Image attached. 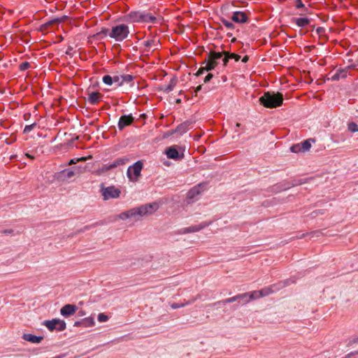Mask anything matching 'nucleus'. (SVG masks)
I'll return each mask as SVG.
<instances>
[{"label":"nucleus","instance_id":"obj_1","mask_svg":"<svg viewBox=\"0 0 358 358\" xmlns=\"http://www.w3.org/2000/svg\"><path fill=\"white\" fill-rule=\"evenodd\" d=\"M158 208L157 203H148L123 212L119 215V217L123 220L131 217L137 220L139 217L153 214Z\"/></svg>","mask_w":358,"mask_h":358},{"label":"nucleus","instance_id":"obj_2","mask_svg":"<svg viewBox=\"0 0 358 358\" xmlns=\"http://www.w3.org/2000/svg\"><path fill=\"white\" fill-rule=\"evenodd\" d=\"M282 94L267 92L259 98L260 103L266 108H276L282 103Z\"/></svg>","mask_w":358,"mask_h":358},{"label":"nucleus","instance_id":"obj_3","mask_svg":"<svg viewBox=\"0 0 358 358\" xmlns=\"http://www.w3.org/2000/svg\"><path fill=\"white\" fill-rule=\"evenodd\" d=\"M129 34V27L122 24L113 27L109 33V36L117 41H122Z\"/></svg>","mask_w":358,"mask_h":358},{"label":"nucleus","instance_id":"obj_4","mask_svg":"<svg viewBox=\"0 0 358 358\" xmlns=\"http://www.w3.org/2000/svg\"><path fill=\"white\" fill-rule=\"evenodd\" d=\"M142 169L143 164L140 161L135 162L128 168L127 172V177L131 181H136L141 175Z\"/></svg>","mask_w":358,"mask_h":358},{"label":"nucleus","instance_id":"obj_5","mask_svg":"<svg viewBox=\"0 0 358 358\" xmlns=\"http://www.w3.org/2000/svg\"><path fill=\"white\" fill-rule=\"evenodd\" d=\"M129 17L132 21H143L145 22H154L156 17L151 13L145 12H135L129 14Z\"/></svg>","mask_w":358,"mask_h":358},{"label":"nucleus","instance_id":"obj_6","mask_svg":"<svg viewBox=\"0 0 358 358\" xmlns=\"http://www.w3.org/2000/svg\"><path fill=\"white\" fill-rule=\"evenodd\" d=\"M120 191L115 187H108L102 189V195L105 200L116 199L120 196Z\"/></svg>","mask_w":358,"mask_h":358},{"label":"nucleus","instance_id":"obj_7","mask_svg":"<svg viewBox=\"0 0 358 358\" xmlns=\"http://www.w3.org/2000/svg\"><path fill=\"white\" fill-rule=\"evenodd\" d=\"M77 309L78 308L75 305L66 304L61 308L60 313L62 316L67 317L73 315Z\"/></svg>","mask_w":358,"mask_h":358},{"label":"nucleus","instance_id":"obj_8","mask_svg":"<svg viewBox=\"0 0 358 358\" xmlns=\"http://www.w3.org/2000/svg\"><path fill=\"white\" fill-rule=\"evenodd\" d=\"M57 323H60V325H61L60 329L66 328L65 322L63 320H59V319H53L52 320H47V321L44 322V324L50 330H53V329H56Z\"/></svg>","mask_w":358,"mask_h":358},{"label":"nucleus","instance_id":"obj_9","mask_svg":"<svg viewBox=\"0 0 358 358\" xmlns=\"http://www.w3.org/2000/svg\"><path fill=\"white\" fill-rule=\"evenodd\" d=\"M134 121V117L131 115H124L120 117L118 122V128L122 130L125 127L130 125Z\"/></svg>","mask_w":358,"mask_h":358},{"label":"nucleus","instance_id":"obj_10","mask_svg":"<svg viewBox=\"0 0 358 358\" xmlns=\"http://www.w3.org/2000/svg\"><path fill=\"white\" fill-rule=\"evenodd\" d=\"M210 224V222H202L196 225L191 226L189 227H186L183 229V233H192L199 231L206 227H207Z\"/></svg>","mask_w":358,"mask_h":358},{"label":"nucleus","instance_id":"obj_11","mask_svg":"<svg viewBox=\"0 0 358 358\" xmlns=\"http://www.w3.org/2000/svg\"><path fill=\"white\" fill-rule=\"evenodd\" d=\"M201 193V187L200 185L195 186L193 188H192L187 193V199L189 200L188 202H191L194 200H197L198 196Z\"/></svg>","mask_w":358,"mask_h":358},{"label":"nucleus","instance_id":"obj_12","mask_svg":"<svg viewBox=\"0 0 358 358\" xmlns=\"http://www.w3.org/2000/svg\"><path fill=\"white\" fill-rule=\"evenodd\" d=\"M231 20L233 22L236 23H243L247 21L248 17L246 14L243 12L236 11L233 13L231 16Z\"/></svg>","mask_w":358,"mask_h":358},{"label":"nucleus","instance_id":"obj_13","mask_svg":"<svg viewBox=\"0 0 358 358\" xmlns=\"http://www.w3.org/2000/svg\"><path fill=\"white\" fill-rule=\"evenodd\" d=\"M76 171L72 169H64L58 173V178L61 180H67L72 178Z\"/></svg>","mask_w":358,"mask_h":358},{"label":"nucleus","instance_id":"obj_14","mask_svg":"<svg viewBox=\"0 0 358 358\" xmlns=\"http://www.w3.org/2000/svg\"><path fill=\"white\" fill-rule=\"evenodd\" d=\"M192 124L191 121H186L179 124L176 129V132L179 133L180 134H185L192 127Z\"/></svg>","mask_w":358,"mask_h":358},{"label":"nucleus","instance_id":"obj_15","mask_svg":"<svg viewBox=\"0 0 358 358\" xmlns=\"http://www.w3.org/2000/svg\"><path fill=\"white\" fill-rule=\"evenodd\" d=\"M23 338L32 343H39L43 340L42 336H37L31 334H25L23 335Z\"/></svg>","mask_w":358,"mask_h":358},{"label":"nucleus","instance_id":"obj_16","mask_svg":"<svg viewBox=\"0 0 358 358\" xmlns=\"http://www.w3.org/2000/svg\"><path fill=\"white\" fill-rule=\"evenodd\" d=\"M144 45L145 47V51L149 52L151 48H153L154 50L158 48L159 46V41L152 39L150 41H147L144 42Z\"/></svg>","mask_w":358,"mask_h":358},{"label":"nucleus","instance_id":"obj_17","mask_svg":"<svg viewBox=\"0 0 358 358\" xmlns=\"http://www.w3.org/2000/svg\"><path fill=\"white\" fill-rule=\"evenodd\" d=\"M166 154L167 157L169 159H179V153H178V150L173 147L168 148L166 151Z\"/></svg>","mask_w":358,"mask_h":358},{"label":"nucleus","instance_id":"obj_18","mask_svg":"<svg viewBox=\"0 0 358 358\" xmlns=\"http://www.w3.org/2000/svg\"><path fill=\"white\" fill-rule=\"evenodd\" d=\"M101 94L99 92H92L89 94L88 101L91 104H96L101 100Z\"/></svg>","mask_w":358,"mask_h":358},{"label":"nucleus","instance_id":"obj_19","mask_svg":"<svg viewBox=\"0 0 358 358\" xmlns=\"http://www.w3.org/2000/svg\"><path fill=\"white\" fill-rule=\"evenodd\" d=\"M127 161H128L127 159L125 157H120V158L115 159L114 161L110 162V167L112 169L116 168L117 166L125 164L127 162Z\"/></svg>","mask_w":358,"mask_h":358},{"label":"nucleus","instance_id":"obj_20","mask_svg":"<svg viewBox=\"0 0 358 358\" xmlns=\"http://www.w3.org/2000/svg\"><path fill=\"white\" fill-rule=\"evenodd\" d=\"M294 22L299 27H305L310 23V20L307 17H298L294 19Z\"/></svg>","mask_w":358,"mask_h":358},{"label":"nucleus","instance_id":"obj_21","mask_svg":"<svg viewBox=\"0 0 358 358\" xmlns=\"http://www.w3.org/2000/svg\"><path fill=\"white\" fill-rule=\"evenodd\" d=\"M222 55L220 52H211L209 55V59L216 63V65H217L221 61Z\"/></svg>","mask_w":358,"mask_h":358},{"label":"nucleus","instance_id":"obj_22","mask_svg":"<svg viewBox=\"0 0 358 358\" xmlns=\"http://www.w3.org/2000/svg\"><path fill=\"white\" fill-rule=\"evenodd\" d=\"M80 322L82 325L85 327H91L94 326L95 324L94 319L92 316L85 317Z\"/></svg>","mask_w":358,"mask_h":358},{"label":"nucleus","instance_id":"obj_23","mask_svg":"<svg viewBox=\"0 0 358 358\" xmlns=\"http://www.w3.org/2000/svg\"><path fill=\"white\" fill-rule=\"evenodd\" d=\"M300 146L302 149L303 152L309 150V149L311 147L310 139L304 141L303 142L300 143Z\"/></svg>","mask_w":358,"mask_h":358},{"label":"nucleus","instance_id":"obj_24","mask_svg":"<svg viewBox=\"0 0 358 358\" xmlns=\"http://www.w3.org/2000/svg\"><path fill=\"white\" fill-rule=\"evenodd\" d=\"M248 294L250 301L261 298V293L259 291H253L251 292H248Z\"/></svg>","mask_w":358,"mask_h":358},{"label":"nucleus","instance_id":"obj_25","mask_svg":"<svg viewBox=\"0 0 358 358\" xmlns=\"http://www.w3.org/2000/svg\"><path fill=\"white\" fill-rule=\"evenodd\" d=\"M112 169V168L110 167V162L108 163V164H103L101 168H99L97 171H96V173L99 174V175H101L109 170Z\"/></svg>","mask_w":358,"mask_h":358},{"label":"nucleus","instance_id":"obj_26","mask_svg":"<svg viewBox=\"0 0 358 358\" xmlns=\"http://www.w3.org/2000/svg\"><path fill=\"white\" fill-rule=\"evenodd\" d=\"M121 78L122 84L129 83L133 80L134 76L130 74H124L121 75Z\"/></svg>","mask_w":358,"mask_h":358},{"label":"nucleus","instance_id":"obj_27","mask_svg":"<svg viewBox=\"0 0 358 358\" xmlns=\"http://www.w3.org/2000/svg\"><path fill=\"white\" fill-rule=\"evenodd\" d=\"M113 77H111L109 75H106L103 77V82L108 86H110L113 83Z\"/></svg>","mask_w":358,"mask_h":358},{"label":"nucleus","instance_id":"obj_28","mask_svg":"<svg viewBox=\"0 0 358 358\" xmlns=\"http://www.w3.org/2000/svg\"><path fill=\"white\" fill-rule=\"evenodd\" d=\"M236 298H238V300H243L244 301V303L250 302L248 292L238 294L236 295Z\"/></svg>","mask_w":358,"mask_h":358},{"label":"nucleus","instance_id":"obj_29","mask_svg":"<svg viewBox=\"0 0 358 358\" xmlns=\"http://www.w3.org/2000/svg\"><path fill=\"white\" fill-rule=\"evenodd\" d=\"M348 129L351 132H357L358 131V124L355 122H350L348 125Z\"/></svg>","mask_w":358,"mask_h":358},{"label":"nucleus","instance_id":"obj_30","mask_svg":"<svg viewBox=\"0 0 358 358\" xmlns=\"http://www.w3.org/2000/svg\"><path fill=\"white\" fill-rule=\"evenodd\" d=\"M216 66H217L216 63H215L214 62L211 61L209 59L208 63L206 64V65L205 66V69L206 70V71H209L213 70Z\"/></svg>","mask_w":358,"mask_h":358},{"label":"nucleus","instance_id":"obj_31","mask_svg":"<svg viewBox=\"0 0 358 358\" xmlns=\"http://www.w3.org/2000/svg\"><path fill=\"white\" fill-rule=\"evenodd\" d=\"M86 159H87V157H80V158H74V159H71L69 162L68 164L69 165H72V164H76L78 162H84Z\"/></svg>","mask_w":358,"mask_h":358},{"label":"nucleus","instance_id":"obj_32","mask_svg":"<svg viewBox=\"0 0 358 358\" xmlns=\"http://www.w3.org/2000/svg\"><path fill=\"white\" fill-rule=\"evenodd\" d=\"M290 150L292 152H294V153H298V152H302V149L300 146V143L292 145L290 148Z\"/></svg>","mask_w":358,"mask_h":358},{"label":"nucleus","instance_id":"obj_33","mask_svg":"<svg viewBox=\"0 0 358 358\" xmlns=\"http://www.w3.org/2000/svg\"><path fill=\"white\" fill-rule=\"evenodd\" d=\"M97 320L99 322H105L108 320V317L103 313H99L98 315Z\"/></svg>","mask_w":358,"mask_h":358},{"label":"nucleus","instance_id":"obj_34","mask_svg":"<svg viewBox=\"0 0 358 358\" xmlns=\"http://www.w3.org/2000/svg\"><path fill=\"white\" fill-rule=\"evenodd\" d=\"M259 291L261 293V297L268 296L270 293L272 292L270 288H264Z\"/></svg>","mask_w":358,"mask_h":358},{"label":"nucleus","instance_id":"obj_35","mask_svg":"<svg viewBox=\"0 0 358 358\" xmlns=\"http://www.w3.org/2000/svg\"><path fill=\"white\" fill-rule=\"evenodd\" d=\"M35 126H36L35 123L29 124V125H26L24 129V133H25V134L29 133L31 131H32V129L35 127Z\"/></svg>","mask_w":358,"mask_h":358},{"label":"nucleus","instance_id":"obj_36","mask_svg":"<svg viewBox=\"0 0 358 358\" xmlns=\"http://www.w3.org/2000/svg\"><path fill=\"white\" fill-rule=\"evenodd\" d=\"M222 22L228 29H234V27L233 23L227 20H222Z\"/></svg>","mask_w":358,"mask_h":358},{"label":"nucleus","instance_id":"obj_37","mask_svg":"<svg viewBox=\"0 0 358 358\" xmlns=\"http://www.w3.org/2000/svg\"><path fill=\"white\" fill-rule=\"evenodd\" d=\"M30 66V64L27 62H22L20 65V69L21 71H25L27 70L29 67Z\"/></svg>","mask_w":358,"mask_h":358},{"label":"nucleus","instance_id":"obj_38","mask_svg":"<svg viewBox=\"0 0 358 358\" xmlns=\"http://www.w3.org/2000/svg\"><path fill=\"white\" fill-rule=\"evenodd\" d=\"M237 300H238V298H236V296H233V297H231V298H229V299H227L222 301V303L223 304H226V303L234 302Z\"/></svg>","mask_w":358,"mask_h":358},{"label":"nucleus","instance_id":"obj_39","mask_svg":"<svg viewBox=\"0 0 358 358\" xmlns=\"http://www.w3.org/2000/svg\"><path fill=\"white\" fill-rule=\"evenodd\" d=\"M113 83H117V85H123L122 83V78L121 75L120 76H115L113 77Z\"/></svg>","mask_w":358,"mask_h":358},{"label":"nucleus","instance_id":"obj_40","mask_svg":"<svg viewBox=\"0 0 358 358\" xmlns=\"http://www.w3.org/2000/svg\"><path fill=\"white\" fill-rule=\"evenodd\" d=\"M187 304H189V302H187L186 303H174L171 304V307L173 309H177V308H179L184 307Z\"/></svg>","mask_w":358,"mask_h":358},{"label":"nucleus","instance_id":"obj_41","mask_svg":"<svg viewBox=\"0 0 358 358\" xmlns=\"http://www.w3.org/2000/svg\"><path fill=\"white\" fill-rule=\"evenodd\" d=\"M339 73V76L341 78H345L347 77V70L346 69H339L337 71Z\"/></svg>","mask_w":358,"mask_h":358},{"label":"nucleus","instance_id":"obj_42","mask_svg":"<svg viewBox=\"0 0 358 358\" xmlns=\"http://www.w3.org/2000/svg\"><path fill=\"white\" fill-rule=\"evenodd\" d=\"M228 56L229 59H234L236 61H238L241 57L238 55H236L235 53L229 54Z\"/></svg>","mask_w":358,"mask_h":358},{"label":"nucleus","instance_id":"obj_43","mask_svg":"<svg viewBox=\"0 0 358 358\" xmlns=\"http://www.w3.org/2000/svg\"><path fill=\"white\" fill-rule=\"evenodd\" d=\"M229 57L228 56V53H225V56L224 57H222L221 62H222V65L225 66L229 60Z\"/></svg>","mask_w":358,"mask_h":358},{"label":"nucleus","instance_id":"obj_44","mask_svg":"<svg viewBox=\"0 0 358 358\" xmlns=\"http://www.w3.org/2000/svg\"><path fill=\"white\" fill-rule=\"evenodd\" d=\"M304 6V4L302 3L301 0H297L296 7L298 8H301Z\"/></svg>","mask_w":358,"mask_h":358},{"label":"nucleus","instance_id":"obj_45","mask_svg":"<svg viewBox=\"0 0 358 358\" xmlns=\"http://www.w3.org/2000/svg\"><path fill=\"white\" fill-rule=\"evenodd\" d=\"M204 71H206V70L205 69V67L200 68L199 70L196 73V75L197 76H199L203 74L204 73Z\"/></svg>","mask_w":358,"mask_h":358},{"label":"nucleus","instance_id":"obj_46","mask_svg":"<svg viewBox=\"0 0 358 358\" xmlns=\"http://www.w3.org/2000/svg\"><path fill=\"white\" fill-rule=\"evenodd\" d=\"M213 74L208 73L204 78V83H208L213 78Z\"/></svg>","mask_w":358,"mask_h":358},{"label":"nucleus","instance_id":"obj_47","mask_svg":"<svg viewBox=\"0 0 358 358\" xmlns=\"http://www.w3.org/2000/svg\"><path fill=\"white\" fill-rule=\"evenodd\" d=\"M340 78H341L338 71H336V73L331 78L333 80H338Z\"/></svg>","mask_w":358,"mask_h":358},{"label":"nucleus","instance_id":"obj_48","mask_svg":"<svg viewBox=\"0 0 358 358\" xmlns=\"http://www.w3.org/2000/svg\"><path fill=\"white\" fill-rule=\"evenodd\" d=\"M324 31V28L320 27H317V28L316 29V31H317V33L318 34H321L322 33H323V31Z\"/></svg>","mask_w":358,"mask_h":358},{"label":"nucleus","instance_id":"obj_49","mask_svg":"<svg viewBox=\"0 0 358 358\" xmlns=\"http://www.w3.org/2000/svg\"><path fill=\"white\" fill-rule=\"evenodd\" d=\"M173 85L170 84V85H169L167 86V87H166V91L169 92L172 91V90H173Z\"/></svg>","mask_w":358,"mask_h":358},{"label":"nucleus","instance_id":"obj_50","mask_svg":"<svg viewBox=\"0 0 358 358\" xmlns=\"http://www.w3.org/2000/svg\"><path fill=\"white\" fill-rule=\"evenodd\" d=\"M109 30L107 29H103L101 31V34H103L104 35H108L109 36Z\"/></svg>","mask_w":358,"mask_h":358},{"label":"nucleus","instance_id":"obj_51","mask_svg":"<svg viewBox=\"0 0 358 358\" xmlns=\"http://www.w3.org/2000/svg\"><path fill=\"white\" fill-rule=\"evenodd\" d=\"M75 169L77 170V173H82L83 172V168L80 166L75 167Z\"/></svg>","mask_w":358,"mask_h":358},{"label":"nucleus","instance_id":"obj_52","mask_svg":"<svg viewBox=\"0 0 358 358\" xmlns=\"http://www.w3.org/2000/svg\"><path fill=\"white\" fill-rule=\"evenodd\" d=\"M248 61V56H245L243 57V58L242 59V62L245 63Z\"/></svg>","mask_w":358,"mask_h":358},{"label":"nucleus","instance_id":"obj_53","mask_svg":"<svg viewBox=\"0 0 358 358\" xmlns=\"http://www.w3.org/2000/svg\"><path fill=\"white\" fill-rule=\"evenodd\" d=\"M201 89V85L198 86L195 90V94H196Z\"/></svg>","mask_w":358,"mask_h":358},{"label":"nucleus","instance_id":"obj_54","mask_svg":"<svg viewBox=\"0 0 358 358\" xmlns=\"http://www.w3.org/2000/svg\"><path fill=\"white\" fill-rule=\"evenodd\" d=\"M60 327H61L60 323H57L56 329H57L59 331H62L64 329H60Z\"/></svg>","mask_w":358,"mask_h":358},{"label":"nucleus","instance_id":"obj_55","mask_svg":"<svg viewBox=\"0 0 358 358\" xmlns=\"http://www.w3.org/2000/svg\"><path fill=\"white\" fill-rule=\"evenodd\" d=\"M80 323L81 324V322H76L75 323V326H78V325H79V324H80Z\"/></svg>","mask_w":358,"mask_h":358},{"label":"nucleus","instance_id":"obj_56","mask_svg":"<svg viewBox=\"0 0 358 358\" xmlns=\"http://www.w3.org/2000/svg\"><path fill=\"white\" fill-rule=\"evenodd\" d=\"M79 313H80V315H85L83 311H80Z\"/></svg>","mask_w":358,"mask_h":358},{"label":"nucleus","instance_id":"obj_57","mask_svg":"<svg viewBox=\"0 0 358 358\" xmlns=\"http://www.w3.org/2000/svg\"><path fill=\"white\" fill-rule=\"evenodd\" d=\"M27 156L28 157L31 158V159H32V158H33V157H32V156H31V155H28V154H27Z\"/></svg>","mask_w":358,"mask_h":358},{"label":"nucleus","instance_id":"obj_58","mask_svg":"<svg viewBox=\"0 0 358 358\" xmlns=\"http://www.w3.org/2000/svg\"><path fill=\"white\" fill-rule=\"evenodd\" d=\"M176 102L177 103H180V99H177Z\"/></svg>","mask_w":358,"mask_h":358},{"label":"nucleus","instance_id":"obj_59","mask_svg":"<svg viewBox=\"0 0 358 358\" xmlns=\"http://www.w3.org/2000/svg\"><path fill=\"white\" fill-rule=\"evenodd\" d=\"M239 126H240V124L237 123L236 127H239Z\"/></svg>","mask_w":358,"mask_h":358},{"label":"nucleus","instance_id":"obj_60","mask_svg":"<svg viewBox=\"0 0 358 358\" xmlns=\"http://www.w3.org/2000/svg\"><path fill=\"white\" fill-rule=\"evenodd\" d=\"M357 341H358V338H357Z\"/></svg>","mask_w":358,"mask_h":358}]
</instances>
